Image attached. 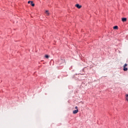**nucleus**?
Listing matches in <instances>:
<instances>
[{"label": "nucleus", "mask_w": 128, "mask_h": 128, "mask_svg": "<svg viewBox=\"0 0 128 128\" xmlns=\"http://www.w3.org/2000/svg\"><path fill=\"white\" fill-rule=\"evenodd\" d=\"M126 66H128V64H125L123 66V70H124V72H126V70H128V68H126Z\"/></svg>", "instance_id": "obj_1"}, {"label": "nucleus", "mask_w": 128, "mask_h": 128, "mask_svg": "<svg viewBox=\"0 0 128 128\" xmlns=\"http://www.w3.org/2000/svg\"><path fill=\"white\" fill-rule=\"evenodd\" d=\"M75 6H76V8H82V6L78 4H76L75 5Z\"/></svg>", "instance_id": "obj_2"}, {"label": "nucleus", "mask_w": 128, "mask_h": 128, "mask_svg": "<svg viewBox=\"0 0 128 128\" xmlns=\"http://www.w3.org/2000/svg\"><path fill=\"white\" fill-rule=\"evenodd\" d=\"M128 94H126V97L128 98Z\"/></svg>", "instance_id": "obj_12"}, {"label": "nucleus", "mask_w": 128, "mask_h": 128, "mask_svg": "<svg viewBox=\"0 0 128 128\" xmlns=\"http://www.w3.org/2000/svg\"><path fill=\"white\" fill-rule=\"evenodd\" d=\"M30 2H32V1H28V4H30Z\"/></svg>", "instance_id": "obj_9"}, {"label": "nucleus", "mask_w": 128, "mask_h": 128, "mask_svg": "<svg viewBox=\"0 0 128 128\" xmlns=\"http://www.w3.org/2000/svg\"><path fill=\"white\" fill-rule=\"evenodd\" d=\"M30 4L32 6H34V2L32 1L31 2Z\"/></svg>", "instance_id": "obj_7"}, {"label": "nucleus", "mask_w": 128, "mask_h": 128, "mask_svg": "<svg viewBox=\"0 0 128 128\" xmlns=\"http://www.w3.org/2000/svg\"><path fill=\"white\" fill-rule=\"evenodd\" d=\"M113 28H114V30H118V26H114L113 27Z\"/></svg>", "instance_id": "obj_6"}, {"label": "nucleus", "mask_w": 128, "mask_h": 128, "mask_svg": "<svg viewBox=\"0 0 128 128\" xmlns=\"http://www.w3.org/2000/svg\"><path fill=\"white\" fill-rule=\"evenodd\" d=\"M122 20L123 22H126V18H122Z\"/></svg>", "instance_id": "obj_4"}, {"label": "nucleus", "mask_w": 128, "mask_h": 128, "mask_svg": "<svg viewBox=\"0 0 128 128\" xmlns=\"http://www.w3.org/2000/svg\"><path fill=\"white\" fill-rule=\"evenodd\" d=\"M45 58H48V55H46Z\"/></svg>", "instance_id": "obj_8"}, {"label": "nucleus", "mask_w": 128, "mask_h": 128, "mask_svg": "<svg viewBox=\"0 0 128 128\" xmlns=\"http://www.w3.org/2000/svg\"><path fill=\"white\" fill-rule=\"evenodd\" d=\"M78 109L73 111V114H78Z\"/></svg>", "instance_id": "obj_3"}, {"label": "nucleus", "mask_w": 128, "mask_h": 128, "mask_svg": "<svg viewBox=\"0 0 128 128\" xmlns=\"http://www.w3.org/2000/svg\"><path fill=\"white\" fill-rule=\"evenodd\" d=\"M75 108H76V110H78V106H76L75 107Z\"/></svg>", "instance_id": "obj_10"}, {"label": "nucleus", "mask_w": 128, "mask_h": 128, "mask_svg": "<svg viewBox=\"0 0 128 128\" xmlns=\"http://www.w3.org/2000/svg\"><path fill=\"white\" fill-rule=\"evenodd\" d=\"M126 100H127V102H128V98H126Z\"/></svg>", "instance_id": "obj_11"}, {"label": "nucleus", "mask_w": 128, "mask_h": 128, "mask_svg": "<svg viewBox=\"0 0 128 128\" xmlns=\"http://www.w3.org/2000/svg\"><path fill=\"white\" fill-rule=\"evenodd\" d=\"M45 13L46 14V16H50V12H48V10H46L45 12Z\"/></svg>", "instance_id": "obj_5"}]
</instances>
